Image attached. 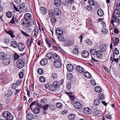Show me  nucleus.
Instances as JSON below:
<instances>
[{"mask_svg":"<svg viewBox=\"0 0 120 120\" xmlns=\"http://www.w3.org/2000/svg\"><path fill=\"white\" fill-rule=\"evenodd\" d=\"M21 22L22 25L24 27L26 28L29 31L31 30L30 23L28 20L22 19L21 20Z\"/></svg>","mask_w":120,"mask_h":120,"instance_id":"obj_1","label":"nucleus"},{"mask_svg":"<svg viewBox=\"0 0 120 120\" xmlns=\"http://www.w3.org/2000/svg\"><path fill=\"white\" fill-rule=\"evenodd\" d=\"M59 86V83L58 82L54 81L51 85L49 86V89L51 91H53L56 90L57 88Z\"/></svg>","mask_w":120,"mask_h":120,"instance_id":"obj_2","label":"nucleus"},{"mask_svg":"<svg viewBox=\"0 0 120 120\" xmlns=\"http://www.w3.org/2000/svg\"><path fill=\"white\" fill-rule=\"evenodd\" d=\"M25 65V63L23 60L21 59L18 60L17 61V65L18 68L21 69Z\"/></svg>","mask_w":120,"mask_h":120,"instance_id":"obj_3","label":"nucleus"},{"mask_svg":"<svg viewBox=\"0 0 120 120\" xmlns=\"http://www.w3.org/2000/svg\"><path fill=\"white\" fill-rule=\"evenodd\" d=\"M120 14L119 10L117 9H115L112 15V19L116 20L117 19H118L117 17L119 16Z\"/></svg>","mask_w":120,"mask_h":120,"instance_id":"obj_4","label":"nucleus"},{"mask_svg":"<svg viewBox=\"0 0 120 120\" xmlns=\"http://www.w3.org/2000/svg\"><path fill=\"white\" fill-rule=\"evenodd\" d=\"M119 21V19H116V20L112 19L111 24L110 27V29L111 30H112L116 26L115 25L114 23V22H118Z\"/></svg>","mask_w":120,"mask_h":120,"instance_id":"obj_5","label":"nucleus"},{"mask_svg":"<svg viewBox=\"0 0 120 120\" xmlns=\"http://www.w3.org/2000/svg\"><path fill=\"white\" fill-rule=\"evenodd\" d=\"M0 62L3 65L6 66L9 65L10 63V60L8 58H7L0 61Z\"/></svg>","mask_w":120,"mask_h":120,"instance_id":"obj_6","label":"nucleus"},{"mask_svg":"<svg viewBox=\"0 0 120 120\" xmlns=\"http://www.w3.org/2000/svg\"><path fill=\"white\" fill-rule=\"evenodd\" d=\"M17 46L19 50L20 51H23L25 48V45L22 43H18Z\"/></svg>","mask_w":120,"mask_h":120,"instance_id":"obj_7","label":"nucleus"},{"mask_svg":"<svg viewBox=\"0 0 120 120\" xmlns=\"http://www.w3.org/2000/svg\"><path fill=\"white\" fill-rule=\"evenodd\" d=\"M76 69L78 72L80 73H83L85 71L83 68L79 65H78L76 67Z\"/></svg>","mask_w":120,"mask_h":120,"instance_id":"obj_8","label":"nucleus"},{"mask_svg":"<svg viewBox=\"0 0 120 120\" xmlns=\"http://www.w3.org/2000/svg\"><path fill=\"white\" fill-rule=\"evenodd\" d=\"M75 107L78 109H80L82 108V105L79 102L75 101L73 103Z\"/></svg>","mask_w":120,"mask_h":120,"instance_id":"obj_9","label":"nucleus"},{"mask_svg":"<svg viewBox=\"0 0 120 120\" xmlns=\"http://www.w3.org/2000/svg\"><path fill=\"white\" fill-rule=\"evenodd\" d=\"M53 13L55 15H59L61 14V10L59 8H56L54 10Z\"/></svg>","mask_w":120,"mask_h":120,"instance_id":"obj_10","label":"nucleus"},{"mask_svg":"<svg viewBox=\"0 0 120 120\" xmlns=\"http://www.w3.org/2000/svg\"><path fill=\"white\" fill-rule=\"evenodd\" d=\"M83 112L85 114L87 115L90 114L92 112L91 110L87 107H86L84 109Z\"/></svg>","mask_w":120,"mask_h":120,"instance_id":"obj_11","label":"nucleus"},{"mask_svg":"<svg viewBox=\"0 0 120 120\" xmlns=\"http://www.w3.org/2000/svg\"><path fill=\"white\" fill-rule=\"evenodd\" d=\"M60 61H57L55 62H54V65L56 67L59 68L61 67L62 65V64Z\"/></svg>","mask_w":120,"mask_h":120,"instance_id":"obj_12","label":"nucleus"},{"mask_svg":"<svg viewBox=\"0 0 120 120\" xmlns=\"http://www.w3.org/2000/svg\"><path fill=\"white\" fill-rule=\"evenodd\" d=\"M31 16L32 15L30 13H26L24 14V19L28 20L30 19Z\"/></svg>","mask_w":120,"mask_h":120,"instance_id":"obj_13","label":"nucleus"},{"mask_svg":"<svg viewBox=\"0 0 120 120\" xmlns=\"http://www.w3.org/2000/svg\"><path fill=\"white\" fill-rule=\"evenodd\" d=\"M67 68L68 71L71 72L73 70V65L71 64H68L67 66Z\"/></svg>","mask_w":120,"mask_h":120,"instance_id":"obj_14","label":"nucleus"},{"mask_svg":"<svg viewBox=\"0 0 120 120\" xmlns=\"http://www.w3.org/2000/svg\"><path fill=\"white\" fill-rule=\"evenodd\" d=\"M79 48L78 46L77 45L75 46V48L74 49L73 51V53L74 55H78L79 53Z\"/></svg>","mask_w":120,"mask_h":120,"instance_id":"obj_15","label":"nucleus"},{"mask_svg":"<svg viewBox=\"0 0 120 120\" xmlns=\"http://www.w3.org/2000/svg\"><path fill=\"white\" fill-rule=\"evenodd\" d=\"M48 62V60L47 59H44L41 60L40 62V64L44 66L47 64Z\"/></svg>","mask_w":120,"mask_h":120,"instance_id":"obj_16","label":"nucleus"},{"mask_svg":"<svg viewBox=\"0 0 120 120\" xmlns=\"http://www.w3.org/2000/svg\"><path fill=\"white\" fill-rule=\"evenodd\" d=\"M82 55L84 57H86L89 54V52L87 51L84 50L82 52Z\"/></svg>","mask_w":120,"mask_h":120,"instance_id":"obj_17","label":"nucleus"},{"mask_svg":"<svg viewBox=\"0 0 120 120\" xmlns=\"http://www.w3.org/2000/svg\"><path fill=\"white\" fill-rule=\"evenodd\" d=\"M40 12L41 13L44 14L47 12V10L46 8L44 7H42L40 8Z\"/></svg>","mask_w":120,"mask_h":120,"instance_id":"obj_18","label":"nucleus"},{"mask_svg":"<svg viewBox=\"0 0 120 120\" xmlns=\"http://www.w3.org/2000/svg\"><path fill=\"white\" fill-rule=\"evenodd\" d=\"M100 48L102 51L104 52L106 50L107 46L106 45L103 44L100 45Z\"/></svg>","mask_w":120,"mask_h":120,"instance_id":"obj_19","label":"nucleus"},{"mask_svg":"<svg viewBox=\"0 0 120 120\" xmlns=\"http://www.w3.org/2000/svg\"><path fill=\"white\" fill-rule=\"evenodd\" d=\"M84 76L88 78H91V75L87 71H85L83 73Z\"/></svg>","mask_w":120,"mask_h":120,"instance_id":"obj_20","label":"nucleus"},{"mask_svg":"<svg viewBox=\"0 0 120 120\" xmlns=\"http://www.w3.org/2000/svg\"><path fill=\"white\" fill-rule=\"evenodd\" d=\"M54 4L56 6L59 7L60 6L61 4V1L60 0H55Z\"/></svg>","mask_w":120,"mask_h":120,"instance_id":"obj_21","label":"nucleus"},{"mask_svg":"<svg viewBox=\"0 0 120 120\" xmlns=\"http://www.w3.org/2000/svg\"><path fill=\"white\" fill-rule=\"evenodd\" d=\"M46 43L48 45L49 47H50L51 46V45H52L53 42L51 40H49L46 39Z\"/></svg>","mask_w":120,"mask_h":120,"instance_id":"obj_22","label":"nucleus"},{"mask_svg":"<svg viewBox=\"0 0 120 120\" xmlns=\"http://www.w3.org/2000/svg\"><path fill=\"white\" fill-rule=\"evenodd\" d=\"M11 44V45L14 48H16L18 46V44H17L16 42L15 41H12Z\"/></svg>","mask_w":120,"mask_h":120,"instance_id":"obj_23","label":"nucleus"},{"mask_svg":"<svg viewBox=\"0 0 120 120\" xmlns=\"http://www.w3.org/2000/svg\"><path fill=\"white\" fill-rule=\"evenodd\" d=\"M97 13L98 15L100 16H102L104 14L103 11L100 9L98 10Z\"/></svg>","mask_w":120,"mask_h":120,"instance_id":"obj_24","label":"nucleus"},{"mask_svg":"<svg viewBox=\"0 0 120 120\" xmlns=\"http://www.w3.org/2000/svg\"><path fill=\"white\" fill-rule=\"evenodd\" d=\"M56 32L57 34L59 35H61L63 33L62 30L60 28H57L56 30Z\"/></svg>","mask_w":120,"mask_h":120,"instance_id":"obj_25","label":"nucleus"},{"mask_svg":"<svg viewBox=\"0 0 120 120\" xmlns=\"http://www.w3.org/2000/svg\"><path fill=\"white\" fill-rule=\"evenodd\" d=\"M53 57L56 61H60L59 56L58 55L56 54H54L53 55Z\"/></svg>","mask_w":120,"mask_h":120,"instance_id":"obj_26","label":"nucleus"},{"mask_svg":"<svg viewBox=\"0 0 120 120\" xmlns=\"http://www.w3.org/2000/svg\"><path fill=\"white\" fill-rule=\"evenodd\" d=\"M7 115L6 119L8 120H11L13 119V116L9 112V114Z\"/></svg>","mask_w":120,"mask_h":120,"instance_id":"obj_27","label":"nucleus"},{"mask_svg":"<svg viewBox=\"0 0 120 120\" xmlns=\"http://www.w3.org/2000/svg\"><path fill=\"white\" fill-rule=\"evenodd\" d=\"M52 56V54L51 53H48L46 54L45 57L47 59L50 60L51 59Z\"/></svg>","mask_w":120,"mask_h":120,"instance_id":"obj_28","label":"nucleus"},{"mask_svg":"<svg viewBox=\"0 0 120 120\" xmlns=\"http://www.w3.org/2000/svg\"><path fill=\"white\" fill-rule=\"evenodd\" d=\"M40 111V109L38 107L35 108L33 109V112L35 114H38L39 113Z\"/></svg>","mask_w":120,"mask_h":120,"instance_id":"obj_29","label":"nucleus"},{"mask_svg":"<svg viewBox=\"0 0 120 120\" xmlns=\"http://www.w3.org/2000/svg\"><path fill=\"white\" fill-rule=\"evenodd\" d=\"M25 5L24 4H21L18 6V9L20 11L23 10V9L24 8Z\"/></svg>","mask_w":120,"mask_h":120,"instance_id":"obj_30","label":"nucleus"},{"mask_svg":"<svg viewBox=\"0 0 120 120\" xmlns=\"http://www.w3.org/2000/svg\"><path fill=\"white\" fill-rule=\"evenodd\" d=\"M96 54L97 57L99 58H101L102 57V53L100 51H97Z\"/></svg>","mask_w":120,"mask_h":120,"instance_id":"obj_31","label":"nucleus"},{"mask_svg":"<svg viewBox=\"0 0 120 120\" xmlns=\"http://www.w3.org/2000/svg\"><path fill=\"white\" fill-rule=\"evenodd\" d=\"M95 91L97 93H101L102 91V90L101 88L98 86L95 87L94 88Z\"/></svg>","mask_w":120,"mask_h":120,"instance_id":"obj_32","label":"nucleus"},{"mask_svg":"<svg viewBox=\"0 0 120 120\" xmlns=\"http://www.w3.org/2000/svg\"><path fill=\"white\" fill-rule=\"evenodd\" d=\"M27 118L29 120H31L33 118V115L31 113H29L27 115Z\"/></svg>","mask_w":120,"mask_h":120,"instance_id":"obj_33","label":"nucleus"},{"mask_svg":"<svg viewBox=\"0 0 120 120\" xmlns=\"http://www.w3.org/2000/svg\"><path fill=\"white\" fill-rule=\"evenodd\" d=\"M6 54L3 52H0V60L1 61L6 58Z\"/></svg>","mask_w":120,"mask_h":120,"instance_id":"obj_34","label":"nucleus"},{"mask_svg":"<svg viewBox=\"0 0 120 120\" xmlns=\"http://www.w3.org/2000/svg\"><path fill=\"white\" fill-rule=\"evenodd\" d=\"M9 112L8 111H4L2 113L1 116L4 117L6 118L7 116V115L9 114Z\"/></svg>","mask_w":120,"mask_h":120,"instance_id":"obj_35","label":"nucleus"},{"mask_svg":"<svg viewBox=\"0 0 120 120\" xmlns=\"http://www.w3.org/2000/svg\"><path fill=\"white\" fill-rule=\"evenodd\" d=\"M6 32L7 33L10 34L12 38L15 37L14 35L13 34V32L12 31L9 30L8 31H6Z\"/></svg>","mask_w":120,"mask_h":120,"instance_id":"obj_36","label":"nucleus"},{"mask_svg":"<svg viewBox=\"0 0 120 120\" xmlns=\"http://www.w3.org/2000/svg\"><path fill=\"white\" fill-rule=\"evenodd\" d=\"M75 118V115L73 114H70L69 116V118L70 120H73Z\"/></svg>","mask_w":120,"mask_h":120,"instance_id":"obj_37","label":"nucleus"},{"mask_svg":"<svg viewBox=\"0 0 120 120\" xmlns=\"http://www.w3.org/2000/svg\"><path fill=\"white\" fill-rule=\"evenodd\" d=\"M40 81L41 82H44L45 81V78L43 76H41L39 78Z\"/></svg>","mask_w":120,"mask_h":120,"instance_id":"obj_38","label":"nucleus"},{"mask_svg":"<svg viewBox=\"0 0 120 120\" xmlns=\"http://www.w3.org/2000/svg\"><path fill=\"white\" fill-rule=\"evenodd\" d=\"M100 100L98 99H96L94 101V104L96 105H98L100 103Z\"/></svg>","mask_w":120,"mask_h":120,"instance_id":"obj_39","label":"nucleus"},{"mask_svg":"<svg viewBox=\"0 0 120 120\" xmlns=\"http://www.w3.org/2000/svg\"><path fill=\"white\" fill-rule=\"evenodd\" d=\"M74 45V42H73L71 41H69L67 42V44H66V45L67 46H71Z\"/></svg>","mask_w":120,"mask_h":120,"instance_id":"obj_40","label":"nucleus"},{"mask_svg":"<svg viewBox=\"0 0 120 120\" xmlns=\"http://www.w3.org/2000/svg\"><path fill=\"white\" fill-rule=\"evenodd\" d=\"M90 53L93 55H95L96 54L97 52L96 50L94 49H91L90 51Z\"/></svg>","mask_w":120,"mask_h":120,"instance_id":"obj_41","label":"nucleus"},{"mask_svg":"<svg viewBox=\"0 0 120 120\" xmlns=\"http://www.w3.org/2000/svg\"><path fill=\"white\" fill-rule=\"evenodd\" d=\"M23 71H24L23 70H22L21 71V72L19 73V77L21 79L24 76L23 73Z\"/></svg>","mask_w":120,"mask_h":120,"instance_id":"obj_42","label":"nucleus"},{"mask_svg":"<svg viewBox=\"0 0 120 120\" xmlns=\"http://www.w3.org/2000/svg\"><path fill=\"white\" fill-rule=\"evenodd\" d=\"M56 105L57 108H61L62 106V104L59 102L56 103Z\"/></svg>","mask_w":120,"mask_h":120,"instance_id":"obj_43","label":"nucleus"},{"mask_svg":"<svg viewBox=\"0 0 120 120\" xmlns=\"http://www.w3.org/2000/svg\"><path fill=\"white\" fill-rule=\"evenodd\" d=\"M37 72L38 74L40 75L42 74L43 73V71L41 68H39Z\"/></svg>","mask_w":120,"mask_h":120,"instance_id":"obj_44","label":"nucleus"},{"mask_svg":"<svg viewBox=\"0 0 120 120\" xmlns=\"http://www.w3.org/2000/svg\"><path fill=\"white\" fill-rule=\"evenodd\" d=\"M86 9L88 11H91L93 9L92 7L90 5H87L86 8Z\"/></svg>","mask_w":120,"mask_h":120,"instance_id":"obj_45","label":"nucleus"},{"mask_svg":"<svg viewBox=\"0 0 120 120\" xmlns=\"http://www.w3.org/2000/svg\"><path fill=\"white\" fill-rule=\"evenodd\" d=\"M14 59L15 60L18 59L19 57V55L16 53H14Z\"/></svg>","mask_w":120,"mask_h":120,"instance_id":"obj_46","label":"nucleus"},{"mask_svg":"<svg viewBox=\"0 0 120 120\" xmlns=\"http://www.w3.org/2000/svg\"><path fill=\"white\" fill-rule=\"evenodd\" d=\"M6 16L8 18H10L12 16V14L9 11L7 12L6 14Z\"/></svg>","mask_w":120,"mask_h":120,"instance_id":"obj_47","label":"nucleus"},{"mask_svg":"<svg viewBox=\"0 0 120 120\" xmlns=\"http://www.w3.org/2000/svg\"><path fill=\"white\" fill-rule=\"evenodd\" d=\"M57 38L58 40L60 41H63L64 40V38L62 36L58 37Z\"/></svg>","mask_w":120,"mask_h":120,"instance_id":"obj_48","label":"nucleus"},{"mask_svg":"<svg viewBox=\"0 0 120 120\" xmlns=\"http://www.w3.org/2000/svg\"><path fill=\"white\" fill-rule=\"evenodd\" d=\"M88 3L91 5H94L95 4V2L93 0H89Z\"/></svg>","mask_w":120,"mask_h":120,"instance_id":"obj_49","label":"nucleus"},{"mask_svg":"<svg viewBox=\"0 0 120 120\" xmlns=\"http://www.w3.org/2000/svg\"><path fill=\"white\" fill-rule=\"evenodd\" d=\"M72 75L71 74H69L67 75V78L68 80H71L72 78Z\"/></svg>","mask_w":120,"mask_h":120,"instance_id":"obj_50","label":"nucleus"},{"mask_svg":"<svg viewBox=\"0 0 120 120\" xmlns=\"http://www.w3.org/2000/svg\"><path fill=\"white\" fill-rule=\"evenodd\" d=\"M20 31L23 35L27 37H28L29 36V35L27 34L26 32L21 30H20Z\"/></svg>","mask_w":120,"mask_h":120,"instance_id":"obj_51","label":"nucleus"},{"mask_svg":"<svg viewBox=\"0 0 120 120\" xmlns=\"http://www.w3.org/2000/svg\"><path fill=\"white\" fill-rule=\"evenodd\" d=\"M12 94V92L11 90H9L8 91L7 96V97H9Z\"/></svg>","mask_w":120,"mask_h":120,"instance_id":"obj_52","label":"nucleus"},{"mask_svg":"<svg viewBox=\"0 0 120 120\" xmlns=\"http://www.w3.org/2000/svg\"><path fill=\"white\" fill-rule=\"evenodd\" d=\"M52 77L53 79H55L57 78V74L55 73H53L52 75Z\"/></svg>","mask_w":120,"mask_h":120,"instance_id":"obj_53","label":"nucleus"},{"mask_svg":"<svg viewBox=\"0 0 120 120\" xmlns=\"http://www.w3.org/2000/svg\"><path fill=\"white\" fill-rule=\"evenodd\" d=\"M37 103V101H34L30 105V109H32L31 108L32 107V106L33 105H34L35 104H36Z\"/></svg>","mask_w":120,"mask_h":120,"instance_id":"obj_54","label":"nucleus"},{"mask_svg":"<svg viewBox=\"0 0 120 120\" xmlns=\"http://www.w3.org/2000/svg\"><path fill=\"white\" fill-rule=\"evenodd\" d=\"M18 86L16 83H14L13 84L12 86V87L13 89H15Z\"/></svg>","mask_w":120,"mask_h":120,"instance_id":"obj_55","label":"nucleus"},{"mask_svg":"<svg viewBox=\"0 0 120 120\" xmlns=\"http://www.w3.org/2000/svg\"><path fill=\"white\" fill-rule=\"evenodd\" d=\"M26 43L28 46L30 47L31 45V44L29 42V40L28 39L26 40Z\"/></svg>","mask_w":120,"mask_h":120,"instance_id":"obj_56","label":"nucleus"},{"mask_svg":"<svg viewBox=\"0 0 120 120\" xmlns=\"http://www.w3.org/2000/svg\"><path fill=\"white\" fill-rule=\"evenodd\" d=\"M49 105L48 104H46L45 105L43 106V108L44 110H45L47 109L49 107Z\"/></svg>","mask_w":120,"mask_h":120,"instance_id":"obj_57","label":"nucleus"},{"mask_svg":"<svg viewBox=\"0 0 120 120\" xmlns=\"http://www.w3.org/2000/svg\"><path fill=\"white\" fill-rule=\"evenodd\" d=\"M99 99L101 100H103L104 98V96L103 94L101 93L99 94Z\"/></svg>","mask_w":120,"mask_h":120,"instance_id":"obj_58","label":"nucleus"},{"mask_svg":"<svg viewBox=\"0 0 120 120\" xmlns=\"http://www.w3.org/2000/svg\"><path fill=\"white\" fill-rule=\"evenodd\" d=\"M56 19L55 18H52L51 19V22L53 23H55L56 22Z\"/></svg>","mask_w":120,"mask_h":120,"instance_id":"obj_59","label":"nucleus"},{"mask_svg":"<svg viewBox=\"0 0 120 120\" xmlns=\"http://www.w3.org/2000/svg\"><path fill=\"white\" fill-rule=\"evenodd\" d=\"M118 61L119 60L118 58H114V57L112 58V62L114 61L118 63Z\"/></svg>","mask_w":120,"mask_h":120,"instance_id":"obj_60","label":"nucleus"},{"mask_svg":"<svg viewBox=\"0 0 120 120\" xmlns=\"http://www.w3.org/2000/svg\"><path fill=\"white\" fill-rule=\"evenodd\" d=\"M69 97L71 101H74V99L75 98V96L73 95H70L69 96Z\"/></svg>","mask_w":120,"mask_h":120,"instance_id":"obj_61","label":"nucleus"},{"mask_svg":"<svg viewBox=\"0 0 120 120\" xmlns=\"http://www.w3.org/2000/svg\"><path fill=\"white\" fill-rule=\"evenodd\" d=\"M46 99L45 98H43L41 100V103L42 104H43L44 103H45V101L46 100Z\"/></svg>","mask_w":120,"mask_h":120,"instance_id":"obj_62","label":"nucleus"},{"mask_svg":"<svg viewBox=\"0 0 120 120\" xmlns=\"http://www.w3.org/2000/svg\"><path fill=\"white\" fill-rule=\"evenodd\" d=\"M115 53L116 55H118L119 54V52L117 49L116 48H115L114 50Z\"/></svg>","mask_w":120,"mask_h":120,"instance_id":"obj_63","label":"nucleus"},{"mask_svg":"<svg viewBox=\"0 0 120 120\" xmlns=\"http://www.w3.org/2000/svg\"><path fill=\"white\" fill-rule=\"evenodd\" d=\"M67 87L68 89H70L71 88V84L70 83H68L67 85Z\"/></svg>","mask_w":120,"mask_h":120,"instance_id":"obj_64","label":"nucleus"}]
</instances>
